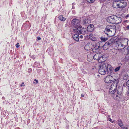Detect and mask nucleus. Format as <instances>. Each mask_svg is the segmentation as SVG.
<instances>
[{
	"label": "nucleus",
	"mask_w": 129,
	"mask_h": 129,
	"mask_svg": "<svg viewBox=\"0 0 129 129\" xmlns=\"http://www.w3.org/2000/svg\"><path fill=\"white\" fill-rule=\"evenodd\" d=\"M129 78V76L127 74H125L124 75L123 77L124 80H126L128 78Z\"/></svg>",
	"instance_id": "412c9836"
},
{
	"label": "nucleus",
	"mask_w": 129,
	"mask_h": 129,
	"mask_svg": "<svg viewBox=\"0 0 129 129\" xmlns=\"http://www.w3.org/2000/svg\"><path fill=\"white\" fill-rule=\"evenodd\" d=\"M87 2L91 3L94 2V0H87Z\"/></svg>",
	"instance_id": "cd10ccee"
},
{
	"label": "nucleus",
	"mask_w": 129,
	"mask_h": 129,
	"mask_svg": "<svg viewBox=\"0 0 129 129\" xmlns=\"http://www.w3.org/2000/svg\"><path fill=\"white\" fill-rule=\"evenodd\" d=\"M115 74H112L110 75H109L108 76H110L111 77V79H113V80L114 79L115 80H116V79H115L113 77L115 75Z\"/></svg>",
	"instance_id": "b1692460"
},
{
	"label": "nucleus",
	"mask_w": 129,
	"mask_h": 129,
	"mask_svg": "<svg viewBox=\"0 0 129 129\" xmlns=\"http://www.w3.org/2000/svg\"><path fill=\"white\" fill-rule=\"evenodd\" d=\"M92 35L91 34H90L89 36V38H90L92 37Z\"/></svg>",
	"instance_id": "79ce46f5"
},
{
	"label": "nucleus",
	"mask_w": 129,
	"mask_h": 129,
	"mask_svg": "<svg viewBox=\"0 0 129 129\" xmlns=\"http://www.w3.org/2000/svg\"><path fill=\"white\" fill-rule=\"evenodd\" d=\"M85 32V29L78 30L76 32V34L73 35V38L76 41L78 42L79 40V35L81 34H84Z\"/></svg>",
	"instance_id": "423d86ee"
},
{
	"label": "nucleus",
	"mask_w": 129,
	"mask_h": 129,
	"mask_svg": "<svg viewBox=\"0 0 129 129\" xmlns=\"http://www.w3.org/2000/svg\"><path fill=\"white\" fill-rule=\"evenodd\" d=\"M91 22V21L90 19H85L84 21V23L85 25H87V24L90 23Z\"/></svg>",
	"instance_id": "f3484780"
},
{
	"label": "nucleus",
	"mask_w": 129,
	"mask_h": 129,
	"mask_svg": "<svg viewBox=\"0 0 129 129\" xmlns=\"http://www.w3.org/2000/svg\"><path fill=\"white\" fill-rule=\"evenodd\" d=\"M102 56V58H104V59H103L104 61L106 60L107 59V58L106 57H105V55H103V56Z\"/></svg>",
	"instance_id": "7c9ffc66"
},
{
	"label": "nucleus",
	"mask_w": 129,
	"mask_h": 129,
	"mask_svg": "<svg viewBox=\"0 0 129 129\" xmlns=\"http://www.w3.org/2000/svg\"><path fill=\"white\" fill-rule=\"evenodd\" d=\"M115 17V15H114L108 17L107 18V21L109 23L114 24Z\"/></svg>",
	"instance_id": "1a4fd4ad"
},
{
	"label": "nucleus",
	"mask_w": 129,
	"mask_h": 129,
	"mask_svg": "<svg viewBox=\"0 0 129 129\" xmlns=\"http://www.w3.org/2000/svg\"><path fill=\"white\" fill-rule=\"evenodd\" d=\"M126 85L129 87V80L127 81L126 83Z\"/></svg>",
	"instance_id": "473e14b6"
},
{
	"label": "nucleus",
	"mask_w": 129,
	"mask_h": 129,
	"mask_svg": "<svg viewBox=\"0 0 129 129\" xmlns=\"http://www.w3.org/2000/svg\"><path fill=\"white\" fill-rule=\"evenodd\" d=\"M103 58H102V56L99 57V60H100L101 61H102V62H104V61L103 59Z\"/></svg>",
	"instance_id": "bb28decb"
},
{
	"label": "nucleus",
	"mask_w": 129,
	"mask_h": 129,
	"mask_svg": "<svg viewBox=\"0 0 129 129\" xmlns=\"http://www.w3.org/2000/svg\"><path fill=\"white\" fill-rule=\"evenodd\" d=\"M83 37V36L82 35H81L79 37V38L81 39Z\"/></svg>",
	"instance_id": "a19ab883"
},
{
	"label": "nucleus",
	"mask_w": 129,
	"mask_h": 129,
	"mask_svg": "<svg viewBox=\"0 0 129 129\" xmlns=\"http://www.w3.org/2000/svg\"><path fill=\"white\" fill-rule=\"evenodd\" d=\"M120 1H117L116 0H113L112 3V6L115 8H120Z\"/></svg>",
	"instance_id": "9d476101"
},
{
	"label": "nucleus",
	"mask_w": 129,
	"mask_h": 129,
	"mask_svg": "<svg viewBox=\"0 0 129 129\" xmlns=\"http://www.w3.org/2000/svg\"><path fill=\"white\" fill-rule=\"evenodd\" d=\"M107 119L108 120H109V121L112 123H114L115 121V120H112V119H111L110 118H109V116L108 117H107Z\"/></svg>",
	"instance_id": "5701e85b"
},
{
	"label": "nucleus",
	"mask_w": 129,
	"mask_h": 129,
	"mask_svg": "<svg viewBox=\"0 0 129 129\" xmlns=\"http://www.w3.org/2000/svg\"><path fill=\"white\" fill-rule=\"evenodd\" d=\"M79 53H74L73 54V57H76L78 56L79 55Z\"/></svg>",
	"instance_id": "a878e982"
},
{
	"label": "nucleus",
	"mask_w": 129,
	"mask_h": 129,
	"mask_svg": "<svg viewBox=\"0 0 129 129\" xmlns=\"http://www.w3.org/2000/svg\"><path fill=\"white\" fill-rule=\"evenodd\" d=\"M72 24L74 28L73 29V32L75 33L78 30L85 29L80 25L79 20L77 19H74L72 21Z\"/></svg>",
	"instance_id": "7ed1b4c3"
},
{
	"label": "nucleus",
	"mask_w": 129,
	"mask_h": 129,
	"mask_svg": "<svg viewBox=\"0 0 129 129\" xmlns=\"http://www.w3.org/2000/svg\"><path fill=\"white\" fill-rule=\"evenodd\" d=\"M120 8H123L126 6L127 5L126 2L124 1H120Z\"/></svg>",
	"instance_id": "dca6fc26"
},
{
	"label": "nucleus",
	"mask_w": 129,
	"mask_h": 129,
	"mask_svg": "<svg viewBox=\"0 0 129 129\" xmlns=\"http://www.w3.org/2000/svg\"><path fill=\"white\" fill-rule=\"evenodd\" d=\"M116 84L114 83H113L111 85L109 90V92L110 94H113L112 92V91H113V90H116Z\"/></svg>",
	"instance_id": "f8f14e48"
},
{
	"label": "nucleus",
	"mask_w": 129,
	"mask_h": 129,
	"mask_svg": "<svg viewBox=\"0 0 129 129\" xmlns=\"http://www.w3.org/2000/svg\"><path fill=\"white\" fill-rule=\"evenodd\" d=\"M116 30V27L115 25H108L106 26L104 32L109 37H111L113 36Z\"/></svg>",
	"instance_id": "f03ea898"
},
{
	"label": "nucleus",
	"mask_w": 129,
	"mask_h": 129,
	"mask_svg": "<svg viewBox=\"0 0 129 129\" xmlns=\"http://www.w3.org/2000/svg\"><path fill=\"white\" fill-rule=\"evenodd\" d=\"M32 71V69L31 68L28 69V72L29 73L31 72Z\"/></svg>",
	"instance_id": "72a5a7b5"
},
{
	"label": "nucleus",
	"mask_w": 129,
	"mask_h": 129,
	"mask_svg": "<svg viewBox=\"0 0 129 129\" xmlns=\"http://www.w3.org/2000/svg\"><path fill=\"white\" fill-rule=\"evenodd\" d=\"M127 94L129 96V89L127 91Z\"/></svg>",
	"instance_id": "58836bf2"
},
{
	"label": "nucleus",
	"mask_w": 129,
	"mask_h": 129,
	"mask_svg": "<svg viewBox=\"0 0 129 129\" xmlns=\"http://www.w3.org/2000/svg\"><path fill=\"white\" fill-rule=\"evenodd\" d=\"M81 96L82 97H83L84 96V95L82 94H81Z\"/></svg>",
	"instance_id": "a18cd8bd"
},
{
	"label": "nucleus",
	"mask_w": 129,
	"mask_h": 129,
	"mask_svg": "<svg viewBox=\"0 0 129 129\" xmlns=\"http://www.w3.org/2000/svg\"><path fill=\"white\" fill-rule=\"evenodd\" d=\"M125 40H122L121 41L116 42V48L117 50H120L124 49L126 46V42H125Z\"/></svg>",
	"instance_id": "39448f33"
},
{
	"label": "nucleus",
	"mask_w": 129,
	"mask_h": 129,
	"mask_svg": "<svg viewBox=\"0 0 129 129\" xmlns=\"http://www.w3.org/2000/svg\"><path fill=\"white\" fill-rule=\"evenodd\" d=\"M111 77L108 76L105 77L104 79V82L107 83H111L113 81V79H111Z\"/></svg>",
	"instance_id": "9b49d317"
},
{
	"label": "nucleus",
	"mask_w": 129,
	"mask_h": 129,
	"mask_svg": "<svg viewBox=\"0 0 129 129\" xmlns=\"http://www.w3.org/2000/svg\"><path fill=\"white\" fill-rule=\"evenodd\" d=\"M100 54L99 53H97L95 54L93 56V59L95 60H99L100 56L99 55Z\"/></svg>",
	"instance_id": "a211bd4d"
},
{
	"label": "nucleus",
	"mask_w": 129,
	"mask_h": 129,
	"mask_svg": "<svg viewBox=\"0 0 129 129\" xmlns=\"http://www.w3.org/2000/svg\"><path fill=\"white\" fill-rule=\"evenodd\" d=\"M25 86V85H23V86Z\"/></svg>",
	"instance_id": "de8ad7c7"
},
{
	"label": "nucleus",
	"mask_w": 129,
	"mask_h": 129,
	"mask_svg": "<svg viewBox=\"0 0 129 129\" xmlns=\"http://www.w3.org/2000/svg\"><path fill=\"white\" fill-rule=\"evenodd\" d=\"M59 19L61 21H64V18L63 17V16L62 15H60L58 17Z\"/></svg>",
	"instance_id": "aec40b11"
},
{
	"label": "nucleus",
	"mask_w": 129,
	"mask_h": 129,
	"mask_svg": "<svg viewBox=\"0 0 129 129\" xmlns=\"http://www.w3.org/2000/svg\"><path fill=\"white\" fill-rule=\"evenodd\" d=\"M122 20L121 18L120 17H117L116 16L114 24H117L121 22Z\"/></svg>",
	"instance_id": "4468645a"
},
{
	"label": "nucleus",
	"mask_w": 129,
	"mask_h": 129,
	"mask_svg": "<svg viewBox=\"0 0 129 129\" xmlns=\"http://www.w3.org/2000/svg\"><path fill=\"white\" fill-rule=\"evenodd\" d=\"M16 45L17 46L16 47V48H18L20 46L19 45V43H17Z\"/></svg>",
	"instance_id": "c9c22d12"
},
{
	"label": "nucleus",
	"mask_w": 129,
	"mask_h": 129,
	"mask_svg": "<svg viewBox=\"0 0 129 129\" xmlns=\"http://www.w3.org/2000/svg\"><path fill=\"white\" fill-rule=\"evenodd\" d=\"M92 40L93 41H96V39L95 37H92L91 38Z\"/></svg>",
	"instance_id": "2f4dec72"
},
{
	"label": "nucleus",
	"mask_w": 129,
	"mask_h": 129,
	"mask_svg": "<svg viewBox=\"0 0 129 129\" xmlns=\"http://www.w3.org/2000/svg\"><path fill=\"white\" fill-rule=\"evenodd\" d=\"M121 68V67L119 66L118 67L116 68L114 70V71L115 72H117Z\"/></svg>",
	"instance_id": "393cba45"
},
{
	"label": "nucleus",
	"mask_w": 129,
	"mask_h": 129,
	"mask_svg": "<svg viewBox=\"0 0 129 129\" xmlns=\"http://www.w3.org/2000/svg\"><path fill=\"white\" fill-rule=\"evenodd\" d=\"M95 67L96 69H99V73L102 75L105 74L106 72L108 74L113 72L112 67L108 63L106 62L98 63L95 65Z\"/></svg>",
	"instance_id": "f257e3e1"
},
{
	"label": "nucleus",
	"mask_w": 129,
	"mask_h": 129,
	"mask_svg": "<svg viewBox=\"0 0 129 129\" xmlns=\"http://www.w3.org/2000/svg\"><path fill=\"white\" fill-rule=\"evenodd\" d=\"M126 28L127 29H129V25L128 26L126 27Z\"/></svg>",
	"instance_id": "c03bdc74"
},
{
	"label": "nucleus",
	"mask_w": 129,
	"mask_h": 129,
	"mask_svg": "<svg viewBox=\"0 0 129 129\" xmlns=\"http://www.w3.org/2000/svg\"><path fill=\"white\" fill-rule=\"evenodd\" d=\"M94 29V25L92 24L89 25L87 28V30L88 31L92 32Z\"/></svg>",
	"instance_id": "2eb2a0df"
},
{
	"label": "nucleus",
	"mask_w": 129,
	"mask_h": 129,
	"mask_svg": "<svg viewBox=\"0 0 129 129\" xmlns=\"http://www.w3.org/2000/svg\"><path fill=\"white\" fill-rule=\"evenodd\" d=\"M101 42H98L96 43L95 46L92 50V52L94 53L98 52L100 50V48L101 47Z\"/></svg>",
	"instance_id": "6e6552de"
},
{
	"label": "nucleus",
	"mask_w": 129,
	"mask_h": 129,
	"mask_svg": "<svg viewBox=\"0 0 129 129\" xmlns=\"http://www.w3.org/2000/svg\"><path fill=\"white\" fill-rule=\"evenodd\" d=\"M127 51H128V54H127V55H126V56L127 57V56L128 55V58H129V46H128L127 47Z\"/></svg>",
	"instance_id": "c756f323"
},
{
	"label": "nucleus",
	"mask_w": 129,
	"mask_h": 129,
	"mask_svg": "<svg viewBox=\"0 0 129 129\" xmlns=\"http://www.w3.org/2000/svg\"><path fill=\"white\" fill-rule=\"evenodd\" d=\"M113 40L111 39L105 43L103 46H101V47H103L104 50H106L108 49L109 47L113 45Z\"/></svg>",
	"instance_id": "0eeeda50"
},
{
	"label": "nucleus",
	"mask_w": 129,
	"mask_h": 129,
	"mask_svg": "<svg viewBox=\"0 0 129 129\" xmlns=\"http://www.w3.org/2000/svg\"><path fill=\"white\" fill-rule=\"evenodd\" d=\"M101 40L103 41L104 42L107 40L108 39L107 38L102 37L101 38Z\"/></svg>",
	"instance_id": "4be33fe9"
},
{
	"label": "nucleus",
	"mask_w": 129,
	"mask_h": 129,
	"mask_svg": "<svg viewBox=\"0 0 129 129\" xmlns=\"http://www.w3.org/2000/svg\"><path fill=\"white\" fill-rule=\"evenodd\" d=\"M118 121V123L119 125L120 126L121 128H122V127L123 126V124L122 122L121 121L120 119H119Z\"/></svg>",
	"instance_id": "6ab92c4d"
},
{
	"label": "nucleus",
	"mask_w": 129,
	"mask_h": 129,
	"mask_svg": "<svg viewBox=\"0 0 129 129\" xmlns=\"http://www.w3.org/2000/svg\"><path fill=\"white\" fill-rule=\"evenodd\" d=\"M122 128H123V129H129V127H124L123 126Z\"/></svg>",
	"instance_id": "f704fd0d"
},
{
	"label": "nucleus",
	"mask_w": 129,
	"mask_h": 129,
	"mask_svg": "<svg viewBox=\"0 0 129 129\" xmlns=\"http://www.w3.org/2000/svg\"><path fill=\"white\" fill-rule=\"evenodd\" d=\"M117 1H124V0H116Z\"/></svg>",
	"instance_id": "37998d69"
},
{
	"label": "nucleus",
	"mask_w": 129,
	"mask_h": 129,
	"mask_svg": "<svg viewBox=\"0 0 129 129\" xmlns=\"http://www.w3.org/2000/svg\"><path fill=\"white\" fill-rule=\"evenodd\" d=\"M37 39L38 40H40L41 39V38L40 37H37Z\"/></svg>",
	"instance_id": "4c0bfd02"
},
{
	"label": "nucleus",
	"mask_w": 129,
	"mask_h": 129,
	"mask_svg": "<svg viewBox=\"0 0 129 129\" xmlns=\"http://www.w3.org/2000/svg\"><path fill=\"white\" fill-rule=\"evenodd\" d=\"M34 82L33 83L36 84H37L38 82V80L36 79H35L34 80Z\"/></svg>",
	"instance_id": "c85d7f7f"
},
{
	"label": "nucleus",
	"mask_w": 129,
	"mask_h": 129,
	"mask_svg": "<svg viewBox=\"0 0 129 129\" xmlns=\"http://www.w3.org/2000/svg\"><path fill=\"white\" fill-rule=\"evenodd\" d=\"M113 94L112 96L115 100H119L121 97V95L122 93V89L121 88H119L118 89L117 93L116 92V90H113V91H112Z\"/></svg>",
	"instance_id": "20e7f679"
},
{
	"label": "nucleus",
	"mask_w": 129,
	"mask_h": 129,
	"mask_svg": "<svg viewBox=\"0 0 129 129\" xmlns=\"http://www.w3.org/2000/svg\"><path fill=\"white\" fill-rule=\"evenodd\" d=\"M102 44V43L101 44V46H102V45H101V44Z\"/></svg>",
	"instance_id": "49530a36"
},
{
	"label": "nucleus",
	"mask_w": 129,
	"mask_h": 129,
	"mask_svg": "<svg viewBox=\"0 0 129 129\" xmlns=\"http://www.w3.org/2000/svg\"><path fill=\"white\" fill-rule=\"evenodd\" d=\"M87 61H89V62H90L91 61V59H90L89 58V57L88 56V58L87 59Z\"/></svg>",
	"instance_id": "e433bc0d"
},
{
	"label": "nucleus",
	"mask_w": 129,
	"mask_h": 129,
	"mask_svg": "<svg viewBox=\"0 0 129 129\" xmlns=\"http://www.w3.org/2000/svg\"><path fill=\"white\" fill-rule=\"evenodd\" d=\"M92 44L91 42L87 43L85 46L84 48L85 50H89L92 49Z\"/></svg>",
	"instance_id": "ddd939ff"
},
{
	"label": "nucleus",
	"mask_w": 129,
	"mask_h": 129,
	"mask_svg": "<svg viewBox=\"0 0 129 129\" xmlns=\"http://www.w3.org/2000/svg\"><path fill=\"white\" fill-rule=\"evenodd\" d=\"M24 84V82H22L21 83V84L20 85V86H21V87H22L23 86V84Z\"/></svg>",
	"instance_id": "ea45409f"
}]
</instances>
